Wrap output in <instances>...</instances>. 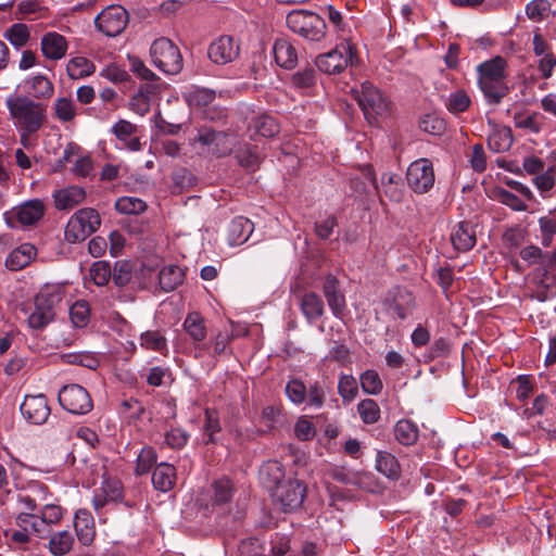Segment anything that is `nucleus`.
Here are the masks:
<instances>
[{
  "instance_id": "obj_1",
  "label": "nucleus",
  "mask_w": 556,
  "mask_h": 556,
  "mask_svg": "<svg viewBox=\"0 0 556 556\" xmlns=\"http://www.w3.org/2000/svg\"><path fill=\"white\" fill-rule=\"evenodd\" d=\"M5 106L21 142L26 146L29 138L46 124L47 106L25 94H9L5 98Z\"/></svg>"
},
{
  "instance_id": "obj_2",
  "label": "nucleus",
  "mask_w": 556,
  "mask_h": 556,
  "mask_svg": "<svg viewBox=\"0 0 556 556\" xmlns=\"http://www.w3.org/2000/svg\"><path fill=\"white\" fill-rule=\"evenodd\" d=\"M507 62L497 55L478 65V83L489 104H498L509 92L505 83Z\"/></svg>"
},
{
  "instance_id": "obj_3",
  "label": "nucleus",
  "mask_w": 556,
  "mask_h": 556,
  "mask_svg": "<svg viewBox=\"0 0 556 556\" xmlns=\"http://www.w3.org/2000/svg\"><path fill=\"white\" fill-rule=\"evenodd\" d=\"M65 289L62 285H45L35 296L34 312L28 316V325L40 330L55 316L54 309L61 303Z\"/></svg>"
},
{
  "instance_id": "obj_4",
  "label": "nucleus",
  "mask_w": 556,
  "mask_h": 556,
  "mask_svg": "<svg viewBox=\"0 0 556 556\" xmlns=\"http://www.w3.org/2000/svg\"><path fill=\"white\" fill-rule=\"evenodd\" d=\"M288 28L305 40L319 41L325 37L326 23L318 14L307 10H293L286 17Z\"/></svg>"
},
{
  "instance_id": "obj_5",
  "label": "nucleus",
  "mask_w": 556,
  "mask_h": 556,
  "mask_svg": "<svg viewBox=\"0 0 556 556\" xmlns=\"http://www.w3.org/2000/svg\"><path fill=\"white\" fill-rule=\"evenodd\" d=\"M153 65L166 75H177L184 67L179 48L168 38L155 39L150 47Z\"/></svg>"
},
{
  "instance_id": "obj_6",
  "label": "nucleus",
  "mask_w": 556,
  "mask_h": 556,
  "mask_svg": "<svg viewBox=\"0 0 556 556\" xmlns=\"http://www.w3.org/2000/svg\"><path fill=\"white\" fill-rule=\"evenodd\" d=\"M101 225V218L97 210L84 207L74 213L65 227V239L71 243L84 241Z\"/></svg>"
},
{
  "instance_id": "obj_7",
  "label": "nucleus",
  "mask_w": 556,
  "mask_h": 556,
  "mask_svg": "<svg viewBox=\"0 0 556 556\" xmlns=\"http://www.w3.org/2000/svg\"><path fill=\"white\" fill-rule=\"evenodd\" d=\"M354 59L355 51L353 46L345 42L319 55L316 59V66L324 73L334 75L343 72L349 65H353Z\"/></svg>"
},
{
  "instance_id": "obj_8",
  "label": "nucleus",
  "mask_w": 556,
  "mask_h": 556,
  "mask_svg": "<svg viewBox=\"0 0 556 556\" xmlns=\"http://www.w3.org/2000/svg\"><path fill=\"white\" fill-rule=\"evenodd\" d=\"M45 214V204L41 200L34 199L14 206L13 208L4 212L3 219L7 226L11 229L16 228L18 225L31 226L36 224Z\"/></svg>"
},
{
  "instance_id": "obj_9",
  "label": "nucleus",
  "mask_w": 556,
  "mask_h": 556,
  "mask_svg": "<svg viewBox=\"0 0 556 556\" xmlns=\"http://www.w3.org/2000/svg\"><path fill=\"white\" fill-rule=\"evenodd\" d=\"M60 405L74 415H85L89 413L93 403L88 391L79 384H67L59 391Z\"/></svg>"
},
{
  "instance_id": "obj_10",
  "label": "nucleus",
  "mask_w": 556,
  "mask_h": 556,
  "mask_svg": "<svg viewBox=\"0 0 556 556\" xmlns=\"http://www.w3.org/2000/svg\"><path fill=\"white\" fill-rule=\"evenodd\" d=\"M357 102L369 123L388 111V103L381 92L369 81H365L361 86V90L356 91Z\"/></svg>"
},
{
  "instance_id": "obj_11",
  "label": "nucleus",
  "mask_w": 556,
  "mask_h": 556,
  "mask_svg": "<svg viewBox=\"0 0 556 556\" xmlns=\"http://www.w3.org/2000/svg\"><path fill=\"white\" fill-rule=\"evenodd\" d=\"M306 488L299 480H285L274 488L273 498L285 513L298 509L305 498Z\"/></svg>"
},
{
  "instance_id": "obj_12",
  "label": "nucleus",
  "mask_w": 556,
  "mask_h": 556,
  "mask_svg": "<svg viewBox=\"0 0 556 556\" xmlns=\"http://www.w3.org/2000/svg\"><path fill=\"white\" fill-rule=\"evenodd\" d=\"M128 12L118 4H112L102 10L94 18L96 27L108 37L118 36L127 26Z\"/></svg>"
},
{
  "instance_id": "obj_13",
  "label": "nucleus",
  "mask_w": 556,
  "mask_h": 556,
  "mask_svg": "<svg viewBox=\"0 0 556 556\" xmlns=\"http://www.w3.org/2000/svg\"><path fill=\"white\" fill-rule=\"evenodd\" d=\"M407 184L416 193H426L434 185L435 176L431 161L419 159L410 163L406 173Z\"/></svg>"
},
{
  "instance_id": "obj_14",
  "label": "nucleus",
  "mask_w": 556,
  "mask_h": 556,
  "mask_svg": "<svg viewBox=\"0 0 556 556\" xmlns=\"http://www.w3.org/2000/svg\"><path fill=\"white\" fill-rule=\"evenodd\" d=\"M240 53L239 42L231 36L223 35L216 38L207 49L210 60L219 65L235 61Z\"/></svg>"
},
{
  "instance_id": "obj_15",
  "label": "nucleus",
  "mask_w": 556,
  "mask_h": 556,
  "mask_svg": "<svg viewBox=\"0 0 556 556\" xmlns=\"http://www.w3.org/2000/svg\"><path fill=\"white\" fill-rule=\"evenodd\" d=\"M20 409L24 418L34 425L45 424L50 416L48 400L43 394L25 396Z\"/></svg>"
},
{
  "instance_id": "obj_16",
  "label": "nucleus",
  "mask_w": 556,
  "mask_h": 556,
  "mask_svg": "<svg viewBox=\"0 0 556 556\" xmlns=\"http://www.w3.org/2000/svg\"><path fill=\"white\" fill-rule=\"evenodd\" d=\"M37 519L31 521V532L39 539H47L48 527L58 525L63 518V508L55 504H47L40 508Z\"/></svg>"
},
{
  "instance_id": "obj_17",
  "label": "nucleus",
  "mask_w": 556,
  "mask_h": 556,
  "mask_svg": "<svg viewBox=\"0 0 556 556\" xmlns=\"http://www.w3.org/2000/svg\"><path fill=\"white\" fill-rule=\"evenodd\" d=\"M26 96L35 101L49 100L54 94V84L43 74L28 76L23 81Z\"/></svg>"
},
{
  "instance_id": "obj_18",
  "label": "nucleus",
  "mask_w": 556,
  "mask_h": 556,
  "mask_svg": "<svg viewBox=\"0 0 556 556\" xmlns=\"http://www.w3.org/2000/svg\"><path fill=\"white\" fill-rule=\"evenodd\" d=\"M323 292L332 314L336 317H341L345 311L346 304L345 298L339 289V280L334 276L328 275L325 278Z\"/></svg>"
},
{
  "instance_id": "obj_19",
  "label": "nucleus",
  "mask_w": 556,
  "mask_h": 556,
  "mask_svg": "<svg viewBox=\"0 0 556 556\" xmlns=\"http://www.w3.org/2000/svg\"><path fill=\"white\" fill-rule=\"evenodd\" d=\"M40 48L46 59L56 61L65 56L68 45L64 36L49 31L42 36Z\"/></svg>"
},
{
  "instance_id": "obj_20",
  "label": "nucleus",
  "mask_w": 556,
  "mask_h": 556,
  "mask_svg": "<svg viewBox=\"0 0 556 556\" xmlns=\"http://www.w3.org/2000/svg\"><path fill=\"white\" fill-rule=\"evenodd\" d=\"M74 527L78 542L84 546L91 545L96 536V528L93 517L87 509L76 511Z\"/></svg>"
},
{
  "instance_id": "obj_21",
  "label": "nucleus",
  "mask_w": 556,
  "mask_h": 556,
  "mask_svg": "<svg viewBox=\"0 0 556 556\" xmlns=\"http://www.w3.org/2000/svg\"><path fill=\"white\" fill-rule=\"evenodd\" d=\"M451 241L459 252L471 250L477 242L475 227L468 222H459L451 232Z\"/></svg>"
},
{
  "instance_id": "obj_22",
  "label": "nucleus",
  "mask_w": 556,
  "mask_h": 556,
  "mask_svg": "<svg viewBox=\"0 0 556 556\" xmlns=\"http://www.w3.org/2000/svg\"><path fill=\"white\" fill-rule=\"evenodd\" d=\"M253 230L254 225L249 218L244 216L235 217L227 228L228 244L233 247L244 243L250 238Z\"/></svg>"
},
{
  "instance_id": "obj_23",
  "label": "nucleus",
  "mask_w": 556,
  "mask_h": 556,
  "mask_svg": "<svg viewBox=\"0 0 556 556\" xmlns=\"http://www.w3.org/2000/svg\"><path fill=\"white\" fill-rule=\"evenodd\" d=\"M85 198V189L78 186L63 188L53 193L55 207L60 211L71 210L77 206L84 202Z\"/></svg>"
},
{
  "instance_id": "obj_24",
  "label": "nucleus",
  "mask_w": 556,
  "mask_h": 556,
  "mask_svg": "<svg viewBox=\"0 0 556 556\" xmlns=\"http://www.w3.org/2000/svg\"><path fill=\"white\" fill-rule=\"evenodd\" d=\"M47 548L53 556H65L70 554L75 544L74 534L70 530L50 532L48 535Z\"/></svg>"
},
{
  "instance_id": "obj_25",
  "label": "nucleus",
  "mask_w": 556,
  "mask_h": 556,
  "mask_svg": "<svg viewBox=\"0 0 556 556\" xmlns=\"http://www.w3.org/2000/svg\"><path fill=\"white\" fill-rule=\"evenodd\" d=\"M111 131L128 150L139 151L141 149L140 139L134 137L138 131V127L135 124L126 119H119L112 126Z\"/></svg>"
},
{
  "instance_id": "obj_26",
  "label": "nucleus",
  "mask_w": 556,
  "mask_h": 556,
  "mask_svg": "<svg viewBox=\"0 0 556 556\" xmlns=\"http://www.w3.org/2000/svg\"><path fill=\"white\" fill-rule=\"evenodd\" d=\"M177 480L176 468L168 463H161L156 465L152 472V484L161 492L170 491Z\"/></svg>"
},
{
  "instance_id": "obj_27",
  "label": "nucleus",
  "mask_w": 556,
  "mask_h": 556,
  "mask_svg": "<svg viewBox=\"0 0 556 556\" xmlns=\"http://www.w3.org/2000/svg\"><path fill=\"white\" fill-rule=\"evenodd\" d=\"M36 248L31 243H23L8 255L5 266L10 270H20L26 267L36 256Z\"/></svg>"
},
{
  "instance_id": "obj_28",
  "label": "nucleus",
  "mask_w": 556,
  "mask_h": 556,
  "mask_svg": "<svg viewBox=\"0 0 556 556\" xmlns=\"http://www.w3.org/2000/svg\"><path fill=\"white\" fill-rule=\"evenodd\" d=\"M273 53L276 63L286 70L293 68L298 63L295 48L286 39H277L273 46Z\"/></svg>"
},
{
  "instance_id": "obj_29",
  "label": "nucleus",
  "mask_w": 556,
  "mask_h": 556,
  "mask_svg": "<svg viewBox=\"0 0 556 556\" xmlns=\"http://www.w3.org/2000/svg\"><path fill=\"white\" fill-rule=\"evenodd\" d=\"M198 139L202 144L212 147L213 144H217L219 141H223L224 143L227 142L228 144H226L223 149L214 150V154H216L217 156L227 155L231 151L232 139L225 132L215 131L208 128H202L199 131Z\"/></svg>"
},
{
  "instance_id": "obj_30",
  "label": "nucleus",
  "mask_w": 556,
  "mask_h": 556,
  "mask_svg": "<svg viewBox=\"0 0 556 556\" xmlns=\"http://www.w3.org/2000/svg\"><path fill=\"white\" fill-rule=\"evenodd\" d=\"M300 305L301 311L308 323H314L324 315V302L321 298L314 292L303 294Z\"/></svg>"
},
{
  "instance_id": "obj_31",
  "label": "nucleus",
  "mask_w": 556,
  "mask_h": 556,
  "mask_svg": "<svg viewBox=\"0 0 556 556\" xmlns=\"http://www.w3.org/2000/svg\"><path fill=\"white\" fill-rule=\"evenodd\" d=\"M182 327L194 343H201L207 336L205 320L199 313H189Z\"/></svg>"
},
{
  "instance_id": "obj_32",
  "label": "nucleus",
  "mask_w": 556,
  "mask_h": 556,
  "mask_svg": "<svg viewBox=\"0 0 556 556\" xmlns=\"http://www.w3.org/2000/svg\"><path fill=\"white\" fill-rule=\"evenodd\" d=\"M184 280V270L177 265L164 266L159 273V283L163 291L175 290Z\"/></svg>"
},
{
  "instance_id": "obj_33",
  "label": "nucleus",
  "mask_w": 556,
  "mask_h": 556,
  "mask_svg": "<svg viewBox=\"0 0 556 556\" xmlns=\"http://www.w3.org/2000/svg\"><path fill=\"white\" fill-rule=\"evenodd\" d=\"M250 129L262 137L273 138L280 131V126L274 116L261 114L253 118Z\"/></svg>"
},
{
  "instance_id": "obj_34",
  "label": "nucleus",
  "mask_w": 556,
  "mask_h": 556,
  "mask_svg": "<svg viewBox=\"0 0 556 556\" xmlns=\"http://www.w3.org/2000/svg\"><path fill=\"white\" fill-rule=\"evenodd\" d=\"M54 117L61 123L73 122L77 115L76 104L73 99L59 97L52 105Z\"/></svg>"
},
{
  "instance_id": "obj_35",
  "label": "nucleus",
  "mask_w": 556,
  "mask_h": 556,
  "mask_svg": "<svg viewBox=\"0 0 556 556\" xmlns=\"http://www.w3.org/2000/svg\"><path fill=\"white\" fill-rule=\"evenodd\" d=\"M94 64L84 56H75L67 62L66 72L72 79H81L94 73Z\"/></svg>"
},
{
  "instance_id": "obj_36",
  "label": "nucleus",
  "mask_w": 556,
  "mask_h": 556,
  "mask_svg": "<svg viewBox=\"0 0 556 556\" xmlns=\"http://www.w3.org/2000/svg\"><path fill=\"white\" fill-rule=\"evenodd\" d=\"M415 306L414 296L406 290L399 289L393 298L391 309L400 318L405 319Z\"/></svg>"
},
{
  "instance_id": "obj_37",
  "label": "nucleus",
  "mask_w": 556,
  "mask_h": 556,
  "mask_svg": "<svg viewBox=\"0 0 556 556\" xmlns=\"http://www.w3.org/2000/svg\"><path fill=\"white\" fill-rule=\"evenodd\" d=\"M376 469L388 478H397L400 464L394 455L389 452L379 451L376 457Z\"/></svg>"
},
{
  "instance_id": "obj_38",
  "label": "nucleus",
  "mask_w": 556,
  "mask_h": 556,
  "mask_svg": "<svg viewBox=\"0 0 556 556\" xmlns=\"http://www.w3.org/2000/svg\"><path fill=\"white\" fill-rule=\"evenodd\" d=\"M260 477L269 488H276L283 481V469L281 464L277 460L266 462L260 469Z\"/></svg>"
},
{
  "instance_id": "obj_39",
  "label": "nucleus",
  "mask_w": 556,
  "mask_h": 556,
  "mask_svg": "<svg viewBox=\"0 0 556 556\" xmlns=\"http://www.w3.org/2000/svg\"><path fill=\"white\" fill-rule=\"evenodd\" d=\"M394 434L401 444L412 445L418 439V428L413 421L401 419L394 427Z\"/></svg>"
},
{
  "instance_id": "obj_40",
  "label": "nucleus",
  "mask_w": 556,
  "mask_h": 556,
  "mask_svg": "<svg viewBox=\"0 0 556 556\" xmlns=\"http://www.w3.org/2000/svg\"><path fill=\"white\" fill-rule=\"evenodd\" d=\"M213 503L216 505H224L229 503L233 496V484L228 478H220L212 484Z\"/></svg>"
},
{
  "instance_id": "obj_41",
  "label": "nucleus",
  "mask_w": 556,
  "mask_h": 556,
  "mask_svg": "<svg viewBox=\"0 0 556 556\" xmlns=\"http://www.w3.org/2000/svg\"><path fill=\"white\" fill-rule=\"evenodd\" d=\"M489 148L495 152L508 150L513 144L511 130L508 127L494 130L488 139Z\"/></svg>"
},
{
  "instance_id": "obj_42",
  "label": "nucleus",
  "mask_w": 556,
  "mask_h": 556,
  "mask_svg": "<svg viewBox=\"0 0 556 556\" xmlns=\"http://www.w3.org/2000/svg\"><path fill=\"white\" fill-rule=\"evenodd\" d=\"M539 226L542 237V245L547 248L552 244L556 235V208L551 211L548 215L539 218Z\"/></svg>"
},
{
  "instance_id": "obj_43",
  "label": "nucleus",
  "mask_w": 556,
  "mask_h": 556,
  "mask_svg": "<svg viewBox=\"0 0 556 556\" xmlns=\"http://www.w3.org/2000/svg\"><path fill=\"white\" fill-rule=\"evenodd\" d=\"M543 115L539 112H533L527 116L522 114H515L514 123L517 128L528 129L533 134H539L543 128Z\"/></svg>"
},
{
  "instance_id": "obj_44",
  "label": "nucleus",
  "mask_w": 556,
  "mask_h": 556,
  "mask_svg": "<svg viewBox=\"0 0 556 556\" xmlns=\"http://www.w3.org/2000/svg\"><path fill=\"white\" fill-rule=\"evenodd\" d=\"M222 431V426L217 413L214 410H205V420L203 424V441L205 444L215 443V435Z\"/></svg>"
},
{
  "instance_id": "obj_45",
  "label": "nucleus",
  "mask_w": 556,
  "mask_h": 556,
  "mask_svg": "<svg viewBox=\"0 0 556 556\" xmlns=\"http://www.w3.org/2000/svg\"><path fill=\"white\" fill-rule=\"evenodd\" d=\"M357 412L366 425L376 424L380 419V408L375 400L365 399L357 404Z\"/></svg>"
},
{
  "instance_id": "obj_46",
  "label": "nucleus",
  "mask_w": 556,
  "mask_h": 556,
  "mask_svg": "<svg viewBox=\"0 0 556 556\" xmlns=\"http://www.w3.org/2000/svg\"><path fill=\"white\" fill-rule=\"evenodd\" d=\"M4 37L16 49H20L28 42L30 33L25 24L16 23L5 30Z\"/></svg>"
},
{
  "instance_id": "obj_47",
  "label": "nucleus",
  "mask_w": 556,
  "mask_h": 556,
  "mask_svg": "<svg viewBox=\"0 0 556 556\" xmlns=\"http://www.w3.org/2000/svg\"><path fill=\"white\" fill-rule=\"evenodd\" d=\"M70 318L72 324L77 328H84L90 320V307L89 304L84 301H76L70 307Z\"/></svg>"
},
{
  "instance_id": "obj_48",
  "label": "nucleus",
  "mask_w": 556,
  "mask_h": 556,
  "mask_svg": "<svg viewBox=\"0 0 556 556\" xmlns=\"http://www.w3.org/2000/svg\"><path fill=\"white\" fill-rule=\"evenodd\" d=\"M359 382L363 391L370 395L379 394L383 388L379 374L374 369L364 371L359 377Z\"/></svg>"
},
{
  "instance_id": "obj_49",
  "label": "nucleus",
  "mask_w": 556,
  "mask_h": 556,
  "mask_svg": "<svg viewBox=\"0 0 556 556\" xmlns=\"http://www.w3.org/2000/svg\"><path fill=\"white\" fill-rule=\"evenodd\" d=\"M115 208L122 214H140L147 208V204L139 198L122 197L116 200Z\"/></svg>"
},
{
  "instance_id": "obj_50",
  "label": "nucleus",
  "mask_w": 556,
  "mask_h": 556,
  "mask_svg": "<svg viewBox=\"0 0 556 556\" xmlns=\"http://www.w3.org/2000/svg\"><path fill=\"white\" fill-rule=\"evenodd\" d=\"M190 434L180 427H172L164 434V444L173 450H181L188 442Z\"/></svg>"
},
{
  "instance_id": "obj_51",
  "label": "nucleus",
  "mask_w": 556,
  "mask_h": 556,
  "mask_svg": "<svg viewBox=\"0 0 556 556\" xmlns=\"http://www.w3.org/2000/svg\"><path fill=\"white\" fill-rule=\"evenodd\" d=\"M140 345L147 350L163 352L167 349V340L160 331H146L140 336Z\"/></svg>"
},
{
  "instance_id": "obj_52",
  "label": "nucleus",
  "mask_w": 556,
  "mask_h": 556,
  "mask_svg": "<svg viewBox=\"0 0 556 556\" xmlns=\"http://www.w3.org/2000/svg\"><path fill=\"white\" fill-rule=\"evenodd\" d=\"M338 392L344 402H352L358 394L356 379L352 375H341Z\"/></svg>"
},
{
  "instance_id": "obj_53",
  "label": "nucleus",
  "mask_w": 556,
  "mask_h": 556,
  "mask_svg": "<svg viewBox=\"0 0 556 556\" xmlns=\"http://www.w3.org/2000/svg\"><path fill=\"white\" fill-rule=\"evenodd\" d=\"M156 458L157 455L153 447H142L137 457V465L135 468L136 475L141 476L149 472L153 465L156 463Z\"/></svg>"
},
{
  "instance_id": "obj_54",
  "label": "nucleus",
  "mask_w": 556,
  "mask_h": 556,
  "mask_svg": "<svg viewBox=\"0 0 556 556\" xmlns=\"http://www.w3.org/2000/svg\"><path fill=\"white\" fill-rule=\"evenodd\" d=\"M551 7L547 0H532L526 5V14L529 20L541 22L548 16Z\"/></svg>"
},
{
  "instance_id": "obj_55",
  "label": "nucleus",
  "mask_w": 556,
  "mask_h": 556,
  "mask_svg": "<svg viewBox=\"0 0 556 556\" xmlns=\"http://www.w3.org/2000/svg\"><path fill=\"white\" fill-rule=\"evenodd\" d=\"M470 102V98L465 91L457 90L448 96L445 105L451 113L459 114L469 108Z\"/></svg>"
},
{
  "instance_id": "obj_56",
  "label": "nucleus",
  "mask_w": 556,
  "mask_h": 556,
  "mask_svg": "<svg viewBox=\"0 0 556 556\" xmlns=\"http://www.w3.org/2000/svg\"><path fill=\"white\" fill-rule=\"evenodd\" d=\"M89 275L97 286H105L111 279L110 263L105 261L94 262L89 269Z\"/></svg>"
},
{
  "instance_id": "obj_57",
  "label": "nucleus",
  "mask_w": 556,
  "mask_h": 556,
  "mask_svg": "<svg viewBox=\"0 0 556 556\" xmlns=\"http://www.w3.org/2000/svg\"><path fill=\"white\" fill-rule=\"evenodd\" d=\"M111 278L116 286H126L131 279L130 264L124 261L116 262L114 269H111Z\"/></svg>"
},
{
  "instance_id": "obj_58",
  "label": "nucleus",
  "mask_w": 556,
  "mask_h": 556,
  "mask_svg": "<svg viewBox=\"0 0 556 556\" xmlns=\"http://www.w3.org/2000/svg\"><path fill=\"white\" fill-rule=\"evenodd\" d=\"M291 83L295 88L308 89L316 83V72L312 67L298 71L292 75Z\"/></svg>"
},
{
  "instance_id": "obj_59",
  "label": "nucleus",
  "mask_w": 556,
  "mask_h": 556,
  "mask_svg": "<svg viewBox=\"0 0 556 556\" xmlns=\"http://www.w3.org/2000/svg\"><path fill=\"white\" fill-rule=\"evenodd\" d=\"M286 393L289 400L294 404H302L306 400V387L299 379H292L287 383Z\"/></svg>"
},
{
  "instance_id": "obj_60",
  "label": "nucleus",
  "mask_w": 556,
  "mask_h": 556,
  "mask_svg": "<svg viewBox=\"0 0 556 556\" xmlns=\"http://www.w3.org/2000/svg\"><path fill=\"white\" fill-rule=\"evenodd\" d=\"M495 194L501 203L509 206L514 211H526L527 210V204L523 201H521L516 194H514L513 192H510L508 190L498 188L495 191Z\"/></svg>"
},
{
  "instance_id": "obj_61",
  "label": "nucleus",
  "mask_w": 556,
  "mask_h": 556,
  "mask_svg": "<svg viewBox=\"0 0 556 556\" xmlns=\"http://www.w3.org/2000/svg\"><path fill=\"white\" fill-rule=\"evenodd\" d=\"M326 392L319 382H314L306 390L307 404L314 408H321L325 403Z\"/></svg>"
},
{
  "instance_id": "obj_62",
  "label": "nucleus",
  "mask_w": 556,
  "mask_h": 556,
  "mask_svg": "<svg viewBox=\"0 0 556 556\" xmlns=\"http://www.w3.org/2000/svg\"><path fill=\"white\" fill-rule=\"evenodd\" d=\"M420 128L428 134L440 135L444 131L445 124L442 118L427 114L420 121Z\"/></svg>"
},
{
  "instance_id": "obj_63",
  "label": "nucleus",
  "mask_w": 556,
  "mask_h": 556,
  "mask_svg": "<svg viewBox=\"0 0 556 556\" xmlns=\"http://www.w3.org/2000/svg\"><path fill=\"white\" fill-rule=\"evenodd\" d=\"M130 71L141 79L151 81L156 78V75L146 66L143 61L137 56H128Z\"/></svg>"
},
{
  "instance_id": "obj_64",
  "label": "nucleus",
  "mask_w": 556,
  "mask_h": 556,
  "mask_svg": "<svg viewBox=\"0 0 556 556\" xmlns=\"http://www.w3.org/2000/svg\"><path fill=\"white\" fill-rule=\"evenodd\" d=\"M469 162L475 172L482 173L485 170L486 157L482 144L477 143L472 147V152Z\"/></svg>"
}]
</instances>
